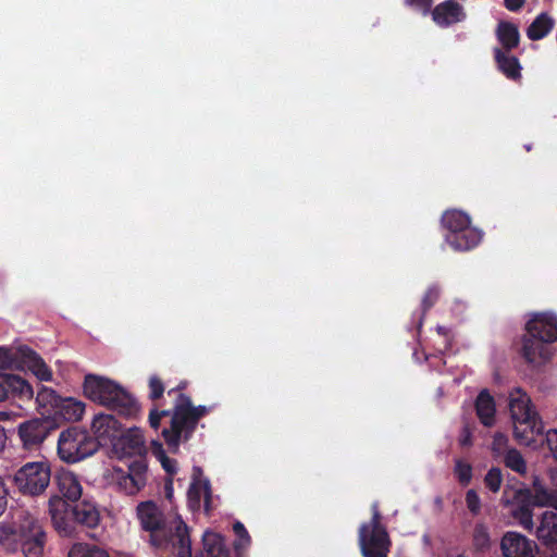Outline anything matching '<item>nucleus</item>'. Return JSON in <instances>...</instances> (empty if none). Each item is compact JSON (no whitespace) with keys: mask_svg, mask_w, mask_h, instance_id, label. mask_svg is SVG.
<instances>
[{"mask_svg":"<svg viewBox=\"0 0 557 557\" xmlns=\"http://www.w3.org/2000/svg\"><path fill=\"white\" fill-rule=\"evenodd\" d=\"M113 451L119 458L139 457L128 465L127 470L112 467L106 470V482L126 495H135L147 483L148 466L144 459L147 453L145 437L138 428H129L120 432L112 444Z\"/></svg>","mask_w":557,"mask_h":557,"instance_id":"f257e3e1","label":"nucleus"},{"mask_svg":"<svg viewBox=\"0 0 557 557\" xmlns=\"http://www.w3.org/2000/svg\"><path fill=\"white\" fill-rule=\"evenodd\" d=\"M137 517L144 530L150 532V542L153 546L160 547L170 542L176 549L177 557H191L189 532L186 523L181 517H175L169 528L165 527L162 512L152 502H144L137 506Z\"/></svg>","mask_w":557,"mask_h":557,"instance_id":"f03ea898","label":"nucleus"},{"mask_svg":"<svg viewBox=\"0 0 557 557\" xmlns=\"http://www.w3.org/2000/svg\"><path fill=\"white\" fill-rule=\"evenodd\" d=\"M83 389L88 399L112 409L123 411L134 405V400L121 385L100 375L87 374Z\"/></svg>","mask_w":557,"mask_h":557,"instance_id":"7ed1b4c3","label":"nucleus"},{"mask_svg":"<svg viewBox=\"0 0 557 557\" xmlns=\"http://www.w3.org/2000/svg\"><path fill=\"white\" fill-rule=\"evenodd\" d=\"M207 412L206 407H193L188 397L180 395L171 420V426L163 429L162 435L172 450H176L181 440H187L197 421Z\"/></svg>","mask_w":557,"mask_h":557,"instance_id":"20e7f679","label":"nucleus"},{"mask_svg":"<svg viewBox=\"0 0 557 557\" xmlns=\"http://www.w3.org/2000/svg\"><path fill=\"white\" fill-rule=\"evenodd\" d=\"M12 534L25 557H41L46 545V533L40 521L29 511L15 513Z\"/></svg>","mask_w":557,"mask_h":557,"instance_id":"39448f33","label":"nucleus"},{"mask_svg":"<svg viewBox=\"0 0 557 557\" xmlns=\"http://www.w3.org/2000/svg\"><path fill=\"white\" fill-rule=\"evenodd\" d=\"M372 519L359 528V547L363 557H387L391 540L385 527L381 523L377 503L372 506Z\"/></svg>","mask_w":557,"mask_h":557,"instance_id":"423d86ee","label":"nucleus"},{"mask_svg":"<svg viewBox=\"0 0 557 557\" xmlns=\"http://www.w3.org/2000/svg\"><path fill=\"white\" fill-rule=\"evenodd\" d=\"M0 369H27L39 381H52V371L45 360L27 346L16 349L0 347Z\"/></svg>","mask_w":557,"mask_h":557,"instance_id":"0eeeda50","label":"nucleus"},{"mask_svg":"<svg viewBox=\"0 0 557 557\" xmlns=\"http://www.w3.org/2000/svg\"><path fill=\"white\" fill-rule=\"evenodd\" d=\"M98 449V444L86 430L77 426L62 431L58 440V455L67 463L78 462Z\"/></svg>","mask_w":557,"mask_h":557,"instance_id":"6e6552de","label":"nucleus"},{"mask_svg":"<svg viewBox=\"0 0 557 557\" xmlns=\"http://www.w3.org/2000/svg\"><path fill=\"white\" fill-rule=\"evenodd\" d=\"M442 222L449 231L445 240L455 250H468L481 242V232L470 227V218L465 212L458 210L446 211L443 214Z\"/></svg>","mask_w":557,"mask_h":557,"instance_id":"1a4fd4ad","label":"nucleus"},{"mask_svg":"<svg viewBox=\"0 0 557 557\" xmlns=\"http://www.w3.org/2000/svg\"><path fill=\"white\" fill-rule=\"evenodd\" d=\"M50 479V466L44 461L27 462L14 475L17 490L30 496L42 494L49 486Z\"/></svg>","mask_w":557,"mask_h":557,"instance_id":"9d476101","label":"nucleus"},{"mask_svg":"<svg viewBox=\"0 0 557 557\" xmlns=\"http://www.w3.org/2000/svg\"><path fill=\"white\" fill-rule=\"evenodd\" d=\"M54 429L50 418H35L18 425V436L24 448L33 449L39 447Z\"/></svg>","mask_w":557,"mask_h":557,"instance_id":"9b49d317","label":"nucleus"},{"mask_svg":"<svg viewBox=\"0 0 557 557\" xmlns=\"http://www.w3.org/2000/svg\"><path fill=\"white\" fill-rule=\"evenodd\" d=\"M49 512L58 533L62 536H70L74 531V515L70 505L63 498L53 496L49 500Z\"/></svg>","mask_w":557,"mask_h":557,"instance_id":"f8f14e48","label":"nucleus"},{"mask_svg":"<svg viewBox=\"0 0 557 557\" xmlns=\"http://www.w3.org/2000/svg\"><path fill=\"white\" fill-rule=\"evenodd\" d=\"M502 550L505 557H534L536 544L517 532H507L502 539Z\"/></svg>","mask_w":557,"mask_h":557,"instance_id":"ddd939ff","label":"nucleus"},{"mask_svg":"<svg viewBox=\"0 0 557 557\" xmlns=\"http://www.w3.org/2000/svg\"><path fill=\"white\" fill-rule=\"evenodd\" d=\"M121 428V423L111 414H97L91 422V431L98 445H112Z\"/></svg>","mask_w":557,"mask_h":557,"instance_id":"4468645a","label":"nucleus"},{"mask_svg":"<svg viewBox=\"0 0 557 557\" xmlns=\"http://www.w3.org/2000/svg\"><path fill=\"white\" fill-rule=\"evenodd\" d=\"M530 336H536L546 342L557 339V317L552 313H536L527 323Z\"/></svg>","mask_w":557,"mask_h":557,"instance_id":"2eb2a0df","label":"nucleus"},{"mask_svg":"<svg viewBox=\"0 0 557 557\" xmlns=\"http://www.w3.org/2000/svg\"><path fill=\"white\" fill-rule=\"evenodd\" d=\"M543 430L540 417L513 422L515 438L524 446L536 447L537 437H542Z\"/></svg>","mask_w":557,"mask_h":557,"instance_id":"dca6fc26","label":"nucleus"},{"mask_svg":"<svg viewBox=\"0 0 557 557\" xmlns=\"http://www.w3.org/2000/svg\"><path fill=\"white\" fill-rule=\"evenodd\" d=\"M521 495L532 506L552 507L557 510V490L547 488L539 478L534 479L532 488L527 490Z\"/></svg>","mask_w":557,"mask_h":557,"instance_id":"f3484780","label":"nucleus"},{"mask_svg":"<svg viewBox=\"0 0 557 557\" xmlns=\"http://www.w3.org/2000/svg\"><path fill=\"white\" fill-rule=\"evenodd\" d=\"M509 410L512 423L539 417L530 397L520 388H516L509 394Z\"/></svg>","mask_w":557,"mask_h":557,"instance_id":"a211bd4d","label":"nucleus"},{"mask_svg":"<svg viewBox=\"0 0 557 557\" xmlns=\"http://www.w3.org/2000/svg\"><path fill=\"white\" fill-rule=\"evenodd\" d=\"M548 342L529 334L523 339V356L528 362L540 366L550 358V351L545 345Z\"/></svg>","mask_w":557,"mask_h":557,"instance_id":"6ab92c4d","label":"nucleus"},{"mask_svg":"<svg viewBox=\"0 0 557 557\" xmlns=\"http://www.w3.org/2000/svg\"><path fill=\"white\" fill-rule=\"evenodd\" d=\"M0 385L4 388L7 396L11 394L20 400H30L34 396L30 384L25 379L15 374H1Z\"/></svg>","mask_w":557,"mask_h":557,"instance_id":"aec40b11","label":"nucleus"},{"mask_svg":"<svg viewBox=\"0 0 557 557\" xmlns=\"http://www.w3.org/2000/svg\"><path fill=\"white\" fill-rule=\"evenodd\" d=\"M433 21L440 26H448L461 22L466 17L463 8L453 1H445L432 12Z\"/></svg>","mask_w":557,"mask_h":557,"instance_id":"412c9836","label":"nucleus"},{"mask_svg":"<svg viewBox=\"0 0 557 557\" xmlns=\"http://www.w3.org/2000/svg\"><path fill=\"white\" fill-rule=\"evenodd\" d=\"M535 535L547 546L557 545V510H546L542 513Z\"/></svg>","mask_w":557,"mask_h":557,"instance_id":"4be33fe9","label":"nucleus"},{"mask_svg":"<svg viewBox=\"0 0 557 557\" xmlns=\"http://www.w3.org/2000/svg\"><path fill=\"white\" fill-rule=\"evenodd\" d=\"M58 490L64 498L71 502L79 499L83 487L78 476L67 470H62L57 475Z\"/></svg>","mask_w":557,"mask_h":557,"instance_id":"5701e85b","label":"nucleus"},{"mask_svg":"<svg viewBox=\"0 0 557 557\" xmlns=\"http://www.w3.org/2000/svg\"><path fill=\"white\" fill-rule=\"evenodd\" d=\"M61 399L62 397H60L55 391L50 387L42 386L37 392V396L35 398L37 410L42 416H55Z\"/></svg>","mask_w":557,"mask_h":557,"instance_id":"b1692460","label":"nucleus"},{"mask_svg":"<svg viewBox=\"0 0 557 557\" xmlns=\"http://www.w3.org/2000/svg\"><path fill=\"white\" fill-rule=\"evenodd\" d=\"M195 474H200V470L198 468L194 469ZM188 502L189 506L193 509L199 508L200 500L203 498L206 509L209 508V499H210V488H209V482L208 481H201L198 480L196 476L194 478L193 483L190 484L188 492Z\"/></svg>","mask_w":557,"mask_h":557,"instance_id":"393cba45","label":"nucleus"},{"mask_svg":"<svg viewBox=\"0 0 557 557\" xmlns=\"http://www.w3.org/2000/svg\"><path fill=\"white\" fill-rule=\"evenodd\" d=\"M85 403L76 398H62L55 416L61 417L65 421H79L85 413Z\"/></svg>","mask_w":557,"mask_h":557,"instance_id":"a878e982","label":"nucleus"},{"mask_svg":"<svg viewBox=\"0 0 557 557\" xmlns=\"http://www.w3.org/2000/svg\"><path fill=\"white\" fill-rule=\"evenodd\" d=\"M476 414L485 426H492L495 422V403L485 391L481 392L475 403Z\"/></svg>","mask_w":557,"mask_h":557,"instance_id":"bb28decb","label":"nucleus"},{"mask_svg":"<svg viewBox=\"0 0 557 557\" xmlns=\"http://www.w3.org/2000/svg\"><path fill=\"white\" fill-rule=\"evenodd\" d=\"M74 520L88 528H95L100 521V515L94 504L82 503L73 509Z\"/></svg>","mask_w":557,"mask_h":557,"instance_id":"cd10ccee","label":"nucleus"},{"mask_svg":"<svg viewBox=\"0 0 557 557\" xmlns=\"http://www.w3.org/2000/svg\"><path fill=\"white\" fill-rule=\"evenodd\" d=\"M554 25V18L546 13H541L529 26L527 35L531 40H540L550 33Z\"/></svg>","mask_w":557,"mask_h":557,"instance_id":"c85d7f7f","label":"nucleus"},{"mask_svg":"<svg viewBox=\"0 0 557 557\" xmlns=\"http://www.w3.org/2000/svg\"><path fill=\"white\" fill-rule=\"evenodd\" d=\"M202 541L208 557H230V552L221 535L207 531Z\"/></svg>","mask_w":557,"mask_h":557,"instance_id":"c756f323","label":"nucleus"},{"mask_svg":"<svg viewBox=\"0 0 557 557\" xmlns=\"http://www.w3.org/2000/svg\"><path fill=\"white\" fill-rule=\"evenodd\" d=\"M495 59L499 70L508 78L515 79L520 76L521 67L517 58L502 51L500 49H495Z\"/></svg>","mask_w":557,"mask_h":557,"instance_id":"7c9ffc66","label":"nucleus"},{"mask_svg":"<svg viewBox=\"0 0 557 557\" xmlns=\"http://www.w3.org/2000/svg\"><path fill=\"white\" fill-rule=\"evenodd\" d=\"M497 37L500 44L508 50L516 48L520 38L517 26L508 22H500L498 24Z\"/></svg>","mask_w":557,"mask_h":557,"instance_id":"2f4dec72","label":"nucleus"},{"mask_svg":"<svg viewBox=\"0 0 557 557\" xmlns=\"http://www.w3.org/2000/svg\"><path fill=\"white\" fill-rule=\"evenodd\" d=\"M69 557H109V555L96 545L75 543L69 552Z\"/></svg>","mask_w":557,"mask_h":557,"instance_id":"473e14b6","label":"nucleus"},{"mask_svg":"<svg viewBox=\"0 0 557 557\" xmlns=\"http://www.w3.org/2000/svg\"><path fill=\"white\" fill-rule=\"evenodd\" d=\"M530 506H532V504L527 500V504L517 507L512 512L519 524L528 531L534 529L533 515Z\"/></svg>","mask_w":557,"mask_h":557,"instance_id":"72a5a7b5","label":"nucleus"},{"mask_svg":"<svg viewBox=\"0 0 557 557\" xmlns=\"http://www.w3.org/2000/svg\"><path fill=\"white\" fill-rule=\"evenodd\" d=\"M505 463L511 470L518 473H524L527 471V465L521 454L516 449H510L505 456Z\"/></svg>","mask_w":557,"mask_h":557,"instance_id":"f704fd0d","label":"nucleus"},{"mask_svg":"<svg viewBox=\"0 0 557 557\" xmlns=\"http://www.w3.org/2000/svg\"><path fill=\"white\" fill-rule=\"evenodd\" d=\"M233 530L237 536L236 541L234 542V548L237 553H240V550L246 549L249 546L250 536L242 522L237 521L234 523Z\"/></svg>","mask_w":557,"mask_h":557,"instance_id":"c9c22d12","label":"nucleus"},{"mask_svg":"<svg viewBox=\"0 0 557 557\" xmlns=\"http://www.w3.org/2000/svg\"><path fill=\"white\" fill-rule=\"evenodd\" d=\"M473 543L476 548L484 549L490 545V533L486 525L478 523L473 531Z\"/></svg>","mask_w":557,"mask_h":557,"instance_id":"e433bc0d","label":"nucleus"},{"mask_svg":"<svg viewBox=\"0 0 557 557\" xmlns=\"http://www.w3.org/2000/svg\"><path fill=\"white\" fill-rule=\"evenodd\" d=\"M485 485L488 490L496 493L499 491L503 482L502 472L497 468H492L484 478Z\"/></svg>","mask_w":557,"mask_h":557,"instance_id":"4c0bfd02","label":"nucleus"},{"mask_svg":"<svg viewBox=\"0 0 557 557\" xmlns=\"http://www.w3.org/2000/svg\"><path fill=\"white\" fill-rule=\"evenodd\" d=\"M455 473L462 484H468L472 478V468L469 463L457 461L455 466Z\"/></svg>","mask_w":557,"mask_h":557,"instance_id":"58836bf2","label":"nucleus"},{"mask_svg":"<svg viewBox=\"0 0 557 557\" xmlns=\"http://www.w3.org/2000/svg\"><path fill=\"white\" fill-rule=\"evenodd\" d=\"M466 504L468 509L473 513L478 515L481 510V500L478 493L474 490H469L466 494Z\"/></svg>","mask_w":557,"mask_h":557,"instance_id":"ea45409f","label":"nucleus"},{"mask_svg":"<svg viewBox=\"0 0 557 557\" xmlns=\"http://www.w3.org/2000/svg\"><path fill=\"white\" fill-rule=\"evenodd\" d=\"M149 396L151 399H158L164 392L162 382L157 376H151L149 380Z\"/></svg>","mask_w":557,"mask_h":557,"instance_id":"a19ab883","label":"nucleus"},{"mask_svg":"<svg viewBox=\"0 0 557 557\" xmlns=\"http://www.w3.org/2000/svg\"><path fill=\"white\" fill-rule=\"evenodd\" d=\"M438 295H440V290L437 287H435V286L430 287L428 289V292L425 293L423 300H422V305H423L424 309L431 308L434 305V302L436 301V299L438 298Z\"/></svg>","mask_w":557,"mask_h":557,"instance_id":"79ce46f5","label":"nucleus"},{"mask_svg":"<svg viewBox=\"0 0 557 557\" xmlns=\"http://www.w3.org/2000/svg\"><path fill=\"white\" fill-rule=\"evenodd\" d=\"M546 442L554 457L557 459V429L549 430L546 433Z\"/></svg>","mask_w":557,"mask_h":557,"instance_id":"37998d69","label":"nucleus"},{"mask_svg":"<svg viewBox=\"0 0 557 557\" xmlns=\"http://www.w3.org/2000/svg\"><path fill=\"white\" fill-rule=\"evenodd\" d=\"M8 488L2 480H0V517L4 513L8 507Z\"/></svg>","mask_w":557,"mask_h":557,"instance_id":"c03bdc74","label":"nucleus"},{"mask_svg":"<svg viewBox=\"0 0 557 557\" xmlns=\"http://www.w3.org/2000/svg\"><path fill=\"white\" fill-rule=\"evenodd\" d=\"M168 414V410L158 411L157 409H152L149 414V423L151 428L158 429L161 418Z\"/></svg>","mask_w":557,"mask_h":557,"instance_id":"a18cd8bd","label":"nucleus"},{"mask_svg":"<svg viewBox=\"0 0 557 557\" xmlns=\"http://www.w3.org/2000/svg\"><path fill=\"white\" fill-rule=\"evenodd\" d=\"M158 460L161 462L163 469L169 474H174L176 472V462H175V460L170 459L166 455H163V457H160Z\"/></svg>","mask_w":557,"mask_h":557,"instance_id":"49530a36","label":"nucleus"},{"mask_svg":"<svg viewBox=\"0 0 557 557\" xmlns=\"http://www.w3.org/2000/svg\"><path fill=\"white\" fill-rule=\"evenodd\" d=\"M20 417L16 410H0V421H12Z\"/></svg>","mask_w":557,"mask_h":557,"instance_id":"de8ad7c7","label":"nucleus"},{"mask_svg":"<svg viewBox=\"0 0 557 557\" xmlns=\"http://www.w3.org/2000/svg\"><path fill=\"white\" fill-rule=\"evenodd\" d=\"M507 443V437L500 433H497L494 436L493 447L495 450H500L503 447H505Z\"/></svg>","mask_w":557,"mask_h":557,"instance_id":"09e8293b","label":"nucleus"},{"mask_svg":"<svg viewBox=\"0 0 557 557\" xmlns=\"http://www.w3.org/2000/svg\"><path fill=\"white\" fill-rule=\"evenodd\" d=\"M504 2L509 11H518L524 4V0H504Z\"/></svg>","mask_w":557,"mask_h":557,"instance_id":"8fccbe9b","label":"nucleus"},{"mask_svg":"<svg viewBox=\"0 0 557 557\" xmlns=\"http://www.w3.org/2000/svg\"><path fill=\"white\" fill-rule=\"evenodd\" d=\"M151 451L156 456L157 459H159L160 457H163V455H165L162 444L157 441L151 442Z\"/></svg>","mask_w":557,"mask_h":557,"instance_id":"3c124183","label":"nucleus"},{"mask_svg":"<svg viewBox=\"0 0 557 557\" xmlns=\"http://www.w3.org/2000/svg\"><path fill=\"white\" fill-rule=\"evenodd\" d=\"M470 443H471L470 432L468 430H465L463 434L461 435V438H460V444L462 446H468V445H470Z\"/></svg>","mask_w":557,"mask_h":557,"instance_id":"603ef678","label":"nucleus"},{"mask_svg":"<svg viewBox=\"0 0 557 557\" xmlns=\"http://www.w3.org/2000/svg\"><path fill=\"white\" fill-rule=\"evenodd\" d=\"M7 442V433L5 430L0 426V451L4 448Z\"/></svg>","mask_w":557,"mask_h":557,"instance_id":"864d4df0","label":"nucleus"},{"mask_svg":"<svg viewBox=\"0 0 557 557\" xmlns=\"http://www.w3.org/2000/svg\"><path fill=\"white\" fill-rule=\"evenodd\" d=\"M7 398L4 388L0 385V401Z\"/></svg>","mask_w":557,"mask_h":557,"instance_id":"5fc2aeb1","label":"nucleus"},{"mask_svg":"<svg viewBox=\"0 0 557 557\" xmlns=\"http://www.w3.org/2000/svg\"><path fill=\"white\" fill-rule=\"evenodd\" d=\"M420 1L423 2L426 8H429L431 5L429 0H420Z\"/></svg>","mask_w":557,"mask_h":557,"instance_id":"6e6d98bb","label":"nucleus"}]
</instances>
